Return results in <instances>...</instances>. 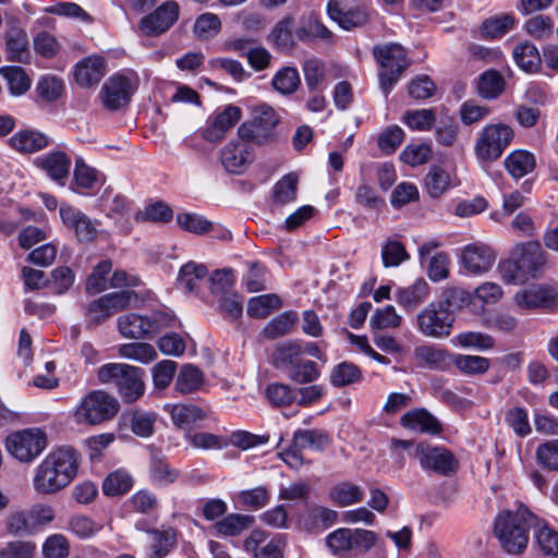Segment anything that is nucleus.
<instances>
[{
    "instance_id": "f257e3e1",
    "label": "nucleus",
    "mask_w": 558,
    "mask_h": 558,
    "mask_svg": "<svg viewBox=\"0 0 558 558\" xmlns=\"http://www.w3.org/2000/svg\"><path fill=\"white\" fill-rule=\"evenodd\" d=\"M80 453L73 447L52 449L34 469L32 485L38 495H56L65 489L76 477Z\"/></svg>"
},
{
    "instance_id": "f03ea898",
    "label": "nucleus",
    "mask_w": 558,
    "mask_h": 558,
    "mask_svg": "<svg viewBox=\"0 0 558 558\" xmlns=\"http://www.w3.org/2000/svg\"><path fill=\"white\" fill-rule=\"evenodd\" d=\"M533 515L524 506L515 511L504 510L496 517L494 533L510 555L521 554L529 544V529Z\"/></svg>"
},
{
    "instance_id": "7ed1b4c3",
    "label": "nucleus",
    "mask_w": 558,
    "mask_h": 558,
    "mask_svg": "<svg viewBox=\"0 0 558 558\" xmlns=\"http://www.w3.org/2000/svg\"><path fill=\"white\" fill-rule=\"evenodd\" d=\"M145 372L141 367L125 363H106L97 369L100 384H113L125 403H133L145 392Z\"/></svg>"
},
{
    "instance_id": "20e7f679",
    "label": "nucleus",
    "mask_w": 558,
    "mask_h": 558,
    "mask_svg": "<svg viewBox=\"0 0 558 558\" xmlns=\"http://www.w3.org/2000/svg\"><path fill=\"white\" fill-rule=\"evenodd\" d=\"M451 293L442 300L424 306L415 316L416 330L426 338L446 339L453 329L456 313L451 308Z\"/></svg>"
},
{
    "instance_id": "39448f33",
    "label": "nucleus",
    "mask_w": 558,
    "mask_h": 558,
    "mask_svg": "<svg viewBox=\"0 0 558 558\" xmlns=\"http://www.w3.org/2000/svg\"><path fill=\"white\" fill-rule=\"evenodd\" d=\"M514 138L513 129L502 122L489 123L481 129L474 143V154L481 165L498 160Z\"/></svg>"
},
{
    "instance_id": "423d86ee",
    "label": "nucleus",
    "mask_w": 558,
    "mask_h": 558,
    "mask_svg": "<svg viewBox=\"0 0 558 558\" xmlns=\"http://www.w3.org/2000/svg\"><path fill=\"white\" fill-rule=\"evenodd\" d=\"M279 122L280 116L271 106L259 104L252 108V119L240 124L236 134L252 143L267 144L275 140Z\"/></svg>"
},
{
    "instance_id": "0eeeda50",
    "label": "nucleus",
    "mask_w": 558,
    "mask_h": 558,
    "mask_svg": "<svg viewBox=\"0 0 558 558\" xmlns=\"http://www.w3.org/2000/svg\"><path fill=\"white\" fill-rule=\"evenodd\" d=\"M119 401L104 390L86 395L74 411L77 424L97 425L111 420L119 411Z\"/></svg>"
},
{
    "instance_id": "6e6552de",
    "label": "nucleus",
    "mask_w": 558,
    "mask_h": 558,
    "mask_svg": "<svg viewBox=\"0 0 558 558\" xmlns=\"http://www.w3.org/2000/svg\"><path fill=\"white\" fill-rule=\"evenodd\" d=\"M374 56L381 66L378 74L380 88L387 96L399 81L402 72L410 65V61L403 47L392 43L375 47Z\"/></svg>"
},
{
    "instance_id": "1a4fd4ad",
    "label": "nucleus",
    "mask_w": 558,
    "mask_h": 558,
    "mask_svg": "<svg viewBox=\"0 0 558 558\" xmlns=\"http://www.w3.org/2000/svg\"><path fill=\"white\" fill-rule=\"evenodd\" d=\"M136 300L133 291L122 290L118 292L107 293L98 299L93 300L85 306V319L89 327L104 324L117 312H121L131 306Z\"/></svg>"
},
{
    "instance_id": "9d476101",
    "label": "nucleus",
    "mask_w": 558,
    "mask_h": 558,
    "mask_svg": "<svg viewBox=\"0 0 558 558\" xmlns=\"http://www.w3.org/2000/svg\"><path fill=\"white\" fill-rule=\"evenodd\" d=\"M376 541L377 536L373 531L340 527L327 535L326 545L333 555L353 550L366 553Z\"/></svg>"
},
{
    "instance_id": "9b49d317",
    "label": "nucleus",
    "mask_w": 558,
    "mask_h": 558,
    "mask_svg": "<svg viewBox=\"0 0 558 558\" xmlns=\"http://www.w3.org/2000/svg\"><path fill=\"white\" fill-rule=\"evenodd\" d=\"M138 87V78L131 74H114L101 87L100 99L109 110H119L126 106Z\"/></svg>"
},
{
    "instance_id": "f8f14e48",
    "label": "nucleus",
    "mask_w": 558,
    "mask_h": 558,
    "mask_svg": "<svg viewBox=\"0 0 558 558\" xmlns=\"http://www.w3.org/2000/svg\"><path fill=\"white\" fill-rule=\"evenodd\" d=\"M47 447L46 435L39 429H24L7 438V449L21 462H31Z\"/></svg>"
},
{
    "instance_id": "ddd939ff",
    "label": "nucleus",
    "mask_w": 558,
    "mask_h": 558,
    "mask_svg": "<svg viewBox=\"0 0 558 558\" xmlns=\"http://www.w3.org/2000/svg\"><path fill=\"white\" fill-rule=\"evenodd\" d=\"M413 456L418 460L423 470L432 471L439 475L449 476L458 469V460L444 447L421 442L415 446Z\"/></svg>"
},
{
    "instance_id": "4468645a",
    "label": "nucleus",
    "mask_w": 558,
    "mask_h": 558,
    "mask_svg": "<svg viewBox=\"0 0 558 558\" xmlns=\"http://www.w3.org/2000/svg\"><path fill=\"white\" fill-rule=\"evenodd\" d=\"M248 138L239 137L229 141L219 153L223 169L232 174L244 173L254 161L255 153Z\"/></svg>"
},
{
    "instance_id": "2eb2a0df",
    "label": "nucleus",
    "mask_w": 558,
    "mask_h": 558,
    "mask_svg": "<svg viewBox=\"0 0 558 558\" xmlns=\"http://www.w3.org/2000/svg\"><path fill=\"white\" fill-rule=\"evenodd\" d=\"M62 223L74 232L80 242H94L98 234L99 221L90 219L81 209L62 204L59 209Z\"/></svg>"
},
{
    "instance_id": "dca6fc26",
    "label": "nucleus",
    "mask_w": 558,
    "mask_h": 558,
    "mask_svg": "<svg viewBox=\"0 0 558 558\" xmlns=\"http://www.w3.org/2000/svg\"><path fill=\"white\" fill-rule=\"evenodd\" d=\"M496 262L494 250L483 243H473L461 250L460 264L465 272L481 276L487 272Z\"/></svg>"
},
{
    "instance_id": "f3484780",
    "label": "nucleus",
    "mask_w": 558,
    "mask_h": 558,
    "mask_svg": "<svg viewBox=\"0 0 558 558\" xmlns=\"http://www.w3.org/2000/svg\"><path fill=\"white\" fill-rule=\"evenodd\" d=\"M241 109L233 105L226 106L221 111L211 114L206 126L202 131V136L209 143L221 141L226 133L240 121Z\"/></svg>"
},
{
    "instance_id": "a211bd4d",
    "label": "nucleus",
    "mask_w": 558,
    "mask_h": 558,
    "mask_svg": "<svg viewBox=\"0 0 558 558\" xmlns=\"http://www.w3.org/2000/svg\"><path fill=\"white\" fill-rule=\"evenodd\" d=\"M180 7L169 0L159 5L153 13L141 20L140 27L146 35H159L169 29L179 19Z\"/></svg>"
},
{
    "instance_id": "6ab92c4d",
    "label": "nucleus",
    "mask_w": 558,
    "mask_h": 558,
    "mask_svg": "<svg viewBox=\"0 0 558 558\" xmlns=\"http://www.w3.org/2000/svg\"><path fill=\"white\" fill-rule=\"evenodd\" d=\"M34 165L44 171L49 179L64 186L70 174L72 160L65 151L56 149L37 157Z\"/></svg>"
},
{
    "instance_id": "aec40b11",
    "label": "nucleus",
    "mask_w": 558,
    "mask_h": 558,
    "mask_svg": "<svg viewBox=\"0 0 558 558\" xmlns=\"http://www.w3.org/2000/svg\"><path fill=\"white\" fill-rule=\"evenodd\" d=\"M556 299V291L548 286H530L521 289L513 295L514 305L520 311H533L547 306Z\"/></svg>"
},
{
    "instance_id": "412c9836",
    "label": "nucleus",
    "mask_w": 558,
    "mask_h": 558,
    "mask_svg": "<svg viewBox=\"0 0 558 558\" xmlns=\"http://www.w3.org/2000/svg\"><path fill=\"white\" fill-rule=\"evenodd\" d=\"M247 551L255 558H283L282 542L279 537L268 539L266 532L254 530L244 542Z\"/></svg>"
},
{
    "instance_id": "4be33fe9",
    "label": "nucleus",
    "mask_w": 558,
    "mask_h": 558,
    "mask_svg": "<svg viewBox=\"0 0 558 558\" xmlns=\"http://www.w3.org/2000/svg\"><path fill=\"white\" fill-rule=\"evenodd\" d=\"M107 72L102 57L94 54L82 59L75 65L74 77L78 85L89 87L100 82Z\"/></svg>"
},
{
    "instance_id": "5701e85b",
    "label": "nucleus",
    "mask_w": 558,
    "mask_h": 558,
    "mask_svg": "<svg viewBox=\"0 0 558 558\" xmlns=\"http://www.w3.org/2000/svg\"><path fill=\"white\" fill-rule=\"evenodd\" d=\"M165 411L170 414L172 423L181 429H191L207 417L206 411L193 403H168Z\"/></svg>"
},
{
    "instance_id": "b1692460",
    "label": "nucleus",
    "mask_w": 558,
    "mask_h": 558,
    "mask_svg": "<svg viewBox=\"0 0 558 558\" xmlns=\"http://www.w3.org/2000/svg\"><path fill=\"white\" fill-rule=\"evenodd\" d=\"M50 144L48 135L33 130H20L9 138V146L21 154H34Z\"/></svg>"
},
{
    "instance_id": "393cba45",
    "label": "nucleus",
    "mask_w": 558,
    "mask_h": 558,
    "mask_svg": "<svg viewBox=\"0 0 558 558\" xmlns=\"http://www.w3.org/2000/svg\"><path fill=\"white\" fill-rule=\"evenodd\" d=\"M430 289L423 278L416 279L412 284L396 290L395 299L405 311H413L429 298Z\"/></svg>"
},
{
    "instance_id": "a878e982",
    "label": "nucleus",
    "mask_w": 558,
    "mask_h": 558,
    "mask_svg": "<svg viewBox=\"0 0 558 558\" xmlns=\"http://www.w3.org/2000/svg\"><path fill=\"white\" fill-rule=\"evenodd\" d=\"M154 323L148 316L136 313L121 315L117 319V328L120 335L126 339H143L151 333Z\"/></svg>"
},
{
    "instance_id": "bb28decb",
    "label": "nucleus",
    "mask_w": 558,
    "mask_h": 558,
    "mask_svg": "<svg viewBox=\"0 0 558 558\" xmlns=\"http://www.w3.org/2000/svg\"><path fill=\"white\" fill-rule=\"evenodd\" d=\"M327 11L330 19L345 31L361 27L368 21V14L364 9L355 8L344 11L338 2L330 1Z\"/></svg>"
},
{
    "instance_id": "cd10ccee",
    "label": "nucleus",
    "mask_w": 558,
    "mask_h": 558,
    "mask_svg": "<svg viewBox=\"0 0 558 558\" xmlns=\"http://www.w3.org/2000/svg\"><path fill=\"white\" fill-rule=\"evenodd\" d=\"M338 512L322 506H315L300 517V525L307 532H320L337 522Z\"/></svg>"
},
{
    "instance_id": "c85d7f7f",
    "label": "nucleus",
    "mask_w": 558,
    "mask_h": 558,
    "mask_svg": "<svg viewBox=\"0 0 558 558\" xmlns=\"http://www.w3.org/2000/svg\"><path fill=\"white\" fill-rule=\"evenodd\" d=\"M512 256L522 265L527 275L534 276L535 271L544 264L545 257L538 242L518 244L512 251Z\"/></svg>"
},
{
    "instance_id": "c756f323",
    "label": "nucleus",
    "mask_w": 558,
    "mask_h": 558,
    "mask_svg": "<svg viewBox=\"0 0 558 558\" xmlns=\"http://www.w3.org/2000/svg\"><path fill=\"white\" fill-rule=\"evenodd\" d=\"M401 425L416 433L437 434L440 432L438 420L424 409L407 412L401 416Z\"/></svg>"
},
{
    "instance_id": "7c9ffc66",
    "label": "nucleus",
    "mask_w": 558,
    "mask_h": 558,
    "mask_svg": "<svg viewBox=\"0 0 558 558\" xmlns=\"http://www.w3.org/2000/svg\"><path fill=\"white\" fill-rule=\"evenodd\" d=\"M504 166L507 172L518 180L535 169L536 160L532 153L524 149H515L505 158Z\"/></svg>"
},
{
    "instance_id": "2f4dec72",
    "label": "nucleus",
    "mask_w": 558,
    "mask_h": 558,
    "mask_svg": "<svg viewBox=\"0 0 558 558\" xmlns=\"http://www.w3.org/2000/svg\"><path fill=\"white\" fill-rule=\"evenodd\" d=\"M204 381V374L197 366L185 364L178 373L174 390L181 395L194 393L201 390Z\"/></svg>"
},
{
    "instance_id": "473e14b6",
    "label": "nucleus",
    "mask_w": 558,
    "mask_h": 558,
    "mask_svg": "<svg viewBox=\"0 0 558 558\" xmlns=\"http://www.w3.org/2000/svg\"><path fill=\"white\" fill-rule=\"evenodd\" d=\"M364 498V492L361 486L342 482L338 483L329 490V499L338 507H349L359 504Z\"/></svg>"
},
{
    "instance_id": "72a5a7b5",
    "label": "nucleus",
    "mask_w": 558,
    "mask_h": 558,
    "mask_svg": "<svg viewBox=\"0 0 558 558\" xmlns=\"http://www.w3.org/2000/svg\"><path fill=\"white\" fill-rule=\"evenodd\" d=\"M253 522L252 515L230 513L217 521L214 529L220 536H236L250 529Z\"/></svg>"
},
{
    "instance_id": "f704fd0d",
    "label": "nucleus",
    "mask_w": 558,
    "mask_h": 558,
    "mask_svg": "<svg viewBox=\"0 0 558 558\" xmlns=\"http://www.w3.org/2000/svg\"><path fill=\"white\" fill-rule=\"evenodd\" d=\"M295 37L301 41L320 39L330 41L332 33L315 16L308 15L302 21V25L295 29Z\"/></svg>"
},
{
    "instance_id": "c9c22d12",
    "label": "nucleus",
    "mask_w": 558,
    "mask_h": 558,
    "mask_svg": "<svg viewBox=\"0 0 558 558\" xmlns=\"http://www.w3.org/2000/svg\"><path fill=\"white\" fill-rule=\"evenodd\" d=\"M451 343L462 349L487 351L495 347V339L490 335L480 331H463L456 335L451 339Z\"/></svg>"
},
{
    "instance_id": "e433bc0d",
    "label": "nucleus",
    "mask_w": 558,
    "mask_h": 558,
    "mask_svg": "<svg viewBox=\"0 0 558 558\" xmlns=\"http://www.w3.org/2000/svg\"><path fill=\"white\" fill-rule=\"evenodd\" d=\"M207 275L208 269L205 265L189 262L179 271L178 284L186 292H194Z\"/></svg>"
},
{
    "instance_id": "4c0bfd02",
    "label": "nucleus",
    "mask_w": 558,
    "mask_h": 558,
    "mask_svg": "<svg viewBox=\"0 0 558 558\" xmlns=\"http://www.w3.org/2000/svg\"><path fill=\"white\" fill-rule=\"evenodd\" d=\"M120 357L132 360L142 364L151 363L157 359L155 348L146 342H130L118 347Z\"/></svg>"
},
{
    "instance_id": "58836bf2",
    "label": "nucleus",
    "mask_w": 558,
    "mask_h": 558,
    "mask_svg": "<svg viewBox=\"0 0 558 558\" xmlns=\"http://www.w3.org/2000/svg\"><path fill=\"white\" fill-rule=\"evenodd\" d=\"M515 63L525 72H535L542 62L536 46L530 41L518 44L512 51Z\"/></svg>"
},
{
    "instance_id": "ea45409f",
    "label": "nucleus",
    "mask_w": 558,
    "mask_h": 558,
    "mask_svg": "<svg viewBox=\"0 0 558 558\" xmlns=\"http://www.w3.org/2000/svg\"><path fill=\"white\" fill-rule=\"evenodd\" d=\"M0 74L7 80L12 96L24 95L32 86V80L21 66H2Z\"/></svg>"
},
{
    "instance_id": "a19ab883",
    "label": "nucleus",
    "mask_w": 558,
    "mask_h": 558,
    "mask_svg": "<svg viewBox=\"0 0 558 558\" xmlns=\"http://www.w3.org/2000/svg\"><path fill=\"white\" fill-rule=\"evenodd\" d=\"M294 447L302 450L311 449L320 451L329 445V436L318 429H299L294 433Z\"/></svg>"
},
{
    "instance_id": "79ce46f5",
    "label": "nucleus",
    "mask_w": 558,
    "mask_h": 558,
    "mask_svg": "<svg viewBox=\"0 0 558 558\" xmlns=\"http://www.w3.org/2000/svg\"><path fill=\"white\" fill-rule=\"evenodd\" d=\"M502 289L499 284L495 282H484L478 286L472 294L466 291H451L452 296H459L461 301L465 299H477L482 301L484 304H495L502 298Z\"/></svg>"
},
{
    "instance_id": "37998d69",
    "label": "nucleus",
    "mask_w": 558,
    "mask_h": 558,
    "mask_svg": "<svg viewBox=\"0 0 558 558\" xmlns=\"http://www.w3.org/2000/svg\"><path fill=\"white\" fill-rule=\"evenodd\" d=\"M300 84V74L298 70L292 66H284L278 70L271 81L274 89L284 96L294 94Z\"/></svg>"
},
{
    "instance_id": "c03bdc74",
    "label": "nucleus",
    "mask_w": 558,
    "mask_h": 558,
    "mask_svg": "<svg viewBox=\"0 0 558 558\" xmlns=\"http://www.w3.org/2000/svg\"><path fill=\"white\" fill-rule=\"evenodd\" d=\"M298 315L288 311L272 318L264 328V335L268 339H276L292 332L296 326Z\"/></svg>"
},
{
    "instance_id": "a18cd8bd",
    "label": "nucleus",
    "mask_w": 558,
    "mask_h": 558,
    "mask_svg": "<svg viewBox=\"0 0 558 558\" xmlns=\"http://www.w3.org/2000/svg\"><path fill=\"white\" fill-rule=\"evenodd\" d=\"M150 558H162L171 553L177 544V533L173 529L153 530L150 532Z\"/></svg>"
},
{
    "instance_id": "49530a36",
    "label": "nucleus",
    "mask_w": 558,
    "mask_h": 558,
    "mask_svg": "<svg viewBox=\"0 0 558 558\" xmlns=\"http://www.w3.org/2000/svg\"><path fill=\"white\" fill-rule=\"evenodd\" d=\"M451 186L450 173L438 166H433L425 177V189L433 198L440 197Z\"/></svg>"
},
{
    "instance_id": "de8ad7c7",
    "label": "nucleus",
    "mask_w": 558,
    "mask_h": 558,
    "mask_svg": "<svg viewBox=\"0 0 558 558\" xmlns=\"http://www.w3.org/2000/svg\"><path fill=\"white\" fill-rule=\"evenodd\" d=\"M282 306L277 294H263L251 298L247 302V314L253 318H266L272 311Z\"/></svg>"
},
{
    "instance_id": "09e8293b",
    "label": "nucleus",
    "mask_w": 558,
    "mask_h": 558,
    "mask_svg": "<svg viewBox=\"0 0 558 558\" xmlns=\"http://www.w3.org/2000/svg\"><path fill=\"white\" fill-rule=\"evenodd\" d=\"M299 178L294 173L282 177L272 189V201L277 205L292 203L296 198Z\"/></svg>"
},
{
    "instance_id": "8fccbe9b",
    "label": "nucleus",
    "mask_w": 558,
    "mask_h": 558,
    "mask_svg": "<svg viewBox=\"0 0 558 558\" xmlns=\"http://www.w3.org/2000/svg\"><path fill=\"white\" fill-rule=\"evenodd\" d=\"M402 316L398 314L393 305L377 308L369 319L372 330L397 329L402 324Z\"/></svg>"
},
{
    "instance_id": "3c124183",
    "label": "nucleus",
    "mask_w": 558,
    "mask_h": 558,
    "mask_svg": "<svg viewBox=\"0 0 558 558\" xmlns=\"http://www.w3.org/2000/svg\"><path fill=\"white\" fill-rule=\"evenodd\" d=\"M401 121L412 131L426 132L433 129L436 112L433 109L408 110Z\"/></svg>"
},
{
    "instance_id": "603ef678",
    "label": "nucleus",
    "mask_w": 558,
    "mask_h": 558,
    "mask_svg": "<svg viewBox=\"0 0 558 558\" xmlns=\"http://www.w3.org/2000/svg\"><path fill=\"white\" fill-rule=\"evenodd\" d=\"M28 38L24 31L13 29L7 36L8 59L25 62L28 59Z\"/></svg>"
},
{
    "instance_id": "864d4df0",
    "label": "nucleus",
    "mask_w": 558,
    "mask_h": 558,
    "mask_svg": "<svg viewBox=\"0 0 558 558\" xmlns=\"http://www.w3.org/2000/svg\"><path fill=\"white\" fill-rule=\"evenodd\" d=\"M515 23L513 14L501 13L487 19L482 25V32L486 37L498 38L511 31Z\"/></svg>"
},
{
    "instance_id": "5fc2aeb1",
    "label": "nucleus",
    "mask_w": 558,
    "mask_h": 558,
    "mask_svg": "<svg viewBox=\"0 0 558 558\" xmlns=\"http://www.w3.org/2000/svg\"><path fill=\"white\" fill-rule=\"evenodd\" d=\"M133 486L131 475L124 470L110 473L102 483V492L106 496H119L128 493Z\"/></svg>"
},
{
    "instance_id": "6e6d98bb",
    "label": "nucleus",
    "mask_w": 558,
    "mask_h": 558,
    "mask_svg": "<svg viewBox=\"0 0 558 558\" xmlns=\"http://www.w3.org/2000/svg\"><path fill=\"white\" fill-rule=\"evenodd\" d=\"M73 180L75 186L92 190L101 181V174L89 167L82 157H77L74 165Z\"/></svg>"
},
{
    "instance_id": "4d7b16f0",
    "label": "nucleus",
    "mask_w": 558,
    "mask_h": 558,
    "mask_svg": "<svg viewBox=\"0 0 558 558\" xmlns=\"http://www.w3.org/2000/svg\"><path fill=\"white\" fill-rule=\"evenodd\" d=\"M5 529L9 534L14 536L34 534L27 509H16L11 511L5 518Z\"/></svg>"
},
{
    "instance_id": "13d9d810",
    "label": "nucleus",
    "mask_w": 558,
    "mask_h": 558,
    "mask_svg": "<svg viewBox=\"0 0 558 558\" xmlns=\"http://www.w3.org/2000/svg\"><path fill=\"white\" fill-rule=\"evenodd\" d=\"M505 89V80L497 71L483 73L477 83L478 94L486 99L498 97Z\"/></svg>"
},
{
    "instance_id": "bf43d9fd",
    "label": "nucleus",
    "mask_w": 558,
    "mask_h": 558,
    "mask_svg": "<svg viewBox=\"0 0 558 558\" xmlns=\"http://www.w3.org/2000/svg\"><path fill=\"white\" fill-rule=\"evenodd\" d=\"M523 27L527 35L542 40L549 38L554 34L555 23L550 16L538 14L530 17Z\"/></svg>"
},
{
    "instance_id": "052dcab7",
    "label": "nucleus",
    "mask_w": 558,
    "mask_h": 558,
    "mask_svg": "<svg viewBox=\"0 0 558 558\" xmlns=\"http://www.w3.org/2000/svg\"><path fill=\"white\" fill-rule=\"evenodd\" d=\"M415 359L429 368H441L448 363L445 350L433 345H421L414 350Z\"/></svg>"
},
{
    "instance_id": "680f3d73",
    "label": "nucleus",
    "mask_w": 558,
    "mask_h": 558,
    "mask_svg": "<svg viewBox=\"0 0 558 558\" xmlns=\"http://www.w3.org/2000/svg\"><path fill=\"white\" fill-rule=\"evenodd\" d=\"M497 270L501 280L509 284L523 283L530 277L519 260L513 256L510 259L500 262Z\"/></svg>"
},
{
    "instance_id": "e2e57ef3",
    "label": "nucleus",
    "mask_w": 558,
    "mask_h": 558,
    "mask_svg": "<svg viewBox=\"0 0 558 558\" xmlns=\"http://www.w3.org/2000/svg\"><path fill=\"white\" fill-rule=\"evenodd\" d=\"M535 541L543 555L558 557V531L547 524L535 531Z\"/></svg>"
},
{
    "instance_id": "0e129e2a",
    "label": "nucleus",
    "mask_w": 558,
    "mask_h": 558,
    "mask_svg": "<svg viewBox=\"0 0 558 558\" xmlns=\"http://www.w3.org/2000/svg\"><path fill=\"white\" fill-rule=\"evenodd\" d=\"M432 155L433 149L428 143L409 144L400 154V159L411 167H416L426 163Z\"/></svg>"
},
{
    "instance_id": "69168bd1",
    "label": "nucleus",
    "mask_w": 558,
    "mask_h": 558,
    "mask_svg": "<svg viewBox=\"0 0 558 558\" xmlns=\"http://www.w3.org/2000/svg\"><path fill=\"white\" fill-rule=\"evenodd\" d=\"M112 265L110 260H101L95 266L92 274L86 280V291L89 294H97L108 288L107 276L111 271Z\"/></svg>"
},
{
    "instance_id": "338daca9",
    "label": "nucleus",
    "mask_w": 558,
    "mask_h": 558,
    "mask_svg": "<svg viewBox=\"0 0 558 558\" xmlns=\"http://www.w3.org/2000/svg\"><path fill=\"white\" fill-rule=\"evenodd\" d=\"M221 28L219 16L211 12L201 14L194 23V34L199 39H208L216 36Z\"/></svg>"
},
{
    "instance_id": "774afa93",
    "label": "nucleus",
    "mask_w": 558,
    "mask_h": 558,
    "mask_svg": "<svg viewBox=\"0 0 558 558\" xmlns=\"http://www.w3.org/2000/svg\"><path fill=\"white\" fill-rule=\"evenodd\" d=\"M44 558H66L70 554L68 538L59 533L48 536L41 548Z\"/></svg>"
}]
</instances>
